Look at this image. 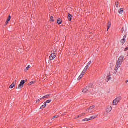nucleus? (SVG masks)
<instances>
[{
    "mask_svg": "<svg viewBox=\"0 0 128 128\" xmlns=\"http://www.w3.org/2000/svg\"><path fill=\"white\" fill-rule=\"evenodd\" d=\"M90 64H92V61H90L87 64L88 66H90Z\"/></svg>",
    "mask_w": 128,
    "mask_h": 128,
    "instance_id": "obj_26",
    "label": "nucleus"
},
{
    "mask_svg": "<svg viewBox=\"0 0 128 128\" xmlns=\"http://www.w3.org/2000/svg\"><path fill=\"white\" fill-rule=\"evenodd\" d=\"M88 90H90V87H86L82 90V92H84V94H86V92H88Z\"/></svg>",
    "mask_w": 128,
    "mask_h": 128,
    "instance_id": "obj_8",
    "label": "nucleus"
},
{
    "mask_svg": "<svg viewBox=\"0 0 128 128\" xmlns=\"http://www.w3.org/2000/svg\"><path fill=\"white\" fill-rule=\"evenodd\" d=\"M24 80H22L18 86L17 88H18V90H21V88H24Z\"/></svg>",
    "mask_w": 128,
    "mask_h": 128,
    "instance_id": "obj_5",
    "label": "nucleus"
},
{
    "mask_svg": "<svg viewBox=\"0 0 128 128\" xmlns=\"http://www.w3.org/2000/svg\"><path fill=\"white\" fill-rule=\"evenodd\" d=\"M54 54H52L50 56L49 58L50 60H54V58H56V54H58V52H56V50L54 52Z\"/></svg>",
    "mask_w": 128,
    "mask_h": 128,
    "instance_id": "obj_3",
    "label": "nucleus"
},
{
    "mask_svg": "<svg viewBox=\"0 0 128 128\" xmlns=\"http://www.w3.org/2000/svg\"><path fill=\"white\" fill-rule=\"evenodd\" d=\"M88 120H90V118H87L83 120V122H88Z\"/></svg>",
    "mask_w": 128,
    "mask_h": 128,
    "instance_id": "obj_20",
    "label": "nucleus"
},
{
    "mask_svg": "<svg viewBox=\"0 0 128 128\" xmlns=\"http://www.w3.org/2000/svg\"><path fill=\"white\" fill-rule=\"evenodd\" d=\"M88 66L86 65V66L85 68L84 69V70H83L84 72H86V70H88Z\"/></svg>",
    "mask_w": 128,
    "mask_h": 128,
    "instance_id": "obj_19",
    "label": "nucleus"
},
{
    "mask_svg": "<svg viewBox=\"0 0 128 128\" xmlns=\"http://www.w3.org/2000/svg\"><path fill=\"white\" fill-rule=\"evenodd\" d=\"M46 107V104L45 103H44V104L43 106H42L40 108V110H42V108H45Z\"/></svg>",
    "mask_w": 128,
    "mask_h": 128,
    "instance_id": "obj_17",
    "label": "nucleus"
},
{
    "mask_svg": "<svg viewBox=\"0 0 128 128\" xmlns=\"http://www.w3.org/2000/svg\"><path fill=\"white\" fill-rule=\"evenodd\" d=\"M110 80H112V78L110 77V76H107L106 78V82H110Z\"/></svg>",
    "mask_w": 128,
    "mask_h": 128,
    "instance_id": "obj_13",
    "label": "nucleus"
},
{
    "mask_svg": "<svg viewBox=\"0 0 128 128\" xmlns=\"http://www.w3.org/2000/svg\"><path fill=\"white\" fill-rule=\"evenodd\" d=\"M24 84H25V82H28V80H24Z\"/></svg>",
    "mask_w": 128,
    "mask_h": 128,
    "instance_id": "obj_32",
    "label": "nucleus"
},
{
    "mask_svg": "<svg viewBox=\"0 0 128 128\" xmlns=\"http://www.w3.org/2000/svg\"><path fill=\"white\" fill-rule=\"evenodd\" d=\"M50 21L52 22H54V17L51 16L50 18Z\"/></svg>",
    "mask_w": 128,
    "mask_h": 128,
    "instance_id": "obj_24",
    "label": "nucleus"
},
{
    "mask_svg": "<svg viewBox=\"0 0 128 128\" xmlns=\"http://www.w3.org/2000/svg\"><path fill=\"white\" fill-rule=\"evenodd\" d=\"M124 50V52L128 51V48H126Z\"/></svg>",
    "mask_w": 128,
    "mask_h": 128,
    "instance_id": "obj_30",
    "label": "nucleus"
},
{
    "mask_svg": "<svg viewBox=\"0 0 128 128\" xmlns=\"http://www.w3.org/2000/svg\"><path fill=\"white\" fill-rule=\"evenodd\" d=\"M98 115H95L94 116L90 117V120H94V119L96 118H98Z\"/></svg>",
    "mask_w": 128,
    "mask_h": 128,
    "instance_id": "obj_12",
    "label": "nucleus"
},
{
    "mask_svg": "<svg viewBox=\"0 0 128 128\" xmlns=\"http://www.w3.org/2000/svg\"><path fill=\"white\" fill-rule=\"evenodd\" d=\"M112 110V108L110 106H108L106 109V112H110Z\"/></svg>",
    "mask_w": 128,
    "mask_h": 128,
    "instance_id": "obj_6",
    "label": "nucleus"
},
{
    "mask_svg": "<svg viewBox=\"0 0 128 128\" xmlns=\"http://www.w3.org/2000/svg\"><path fill=\"white\" fill-rule=\"evenodd\" d=\"M8 24V21H6V25L7 26Z\"/></svg>",
    "mask_w": 128,
    "mask_h": 128,
    "instance_id": "obj_31",
    "label": "nucleus"
},
{
    "mask_svg": "<svg viewBox=\"0 0 128 128\" xmlns=\"http://www.w3.org/2000/svg\"><path fill=\"white\" fill-rule=\"evenodd\" d=\"M57 24H62V19L58 18L57 20Z\"/></svg>",
    "mask_w": 128,
    "mask_h": 128,
    "instance_id": "obj_11",
    "label": "nucleus"
},
{
    "mask_svg": "<svg viewBox=\"0 0 128 128\" xmlns=\"http://www.w3.org/2000/svg\"><path fill=\"white\" fill-rule=\"evenodd\" d=\"M96 108V106H91L90 108H88L86 112H88V114H92L94 112V111H92V110Z\"/></svg>",
    "mask_w": 128,
    "mask_h": 128,
    "instance_id": "obj_4",
    "label": "nucleus"
},
{
    "mask_svg": "<svg viewBox=\"0 0 128 128\" xmlns=\"http://www.w3.org/2000/svg\"><path fill=\"white\" fill-rule=\"evenodd\" d=\"M42 100V98L39 99L38 100L36 101V102H40Z\"/></svg>",
    "mask_w": 128,
    "mask_h": 128,
    "instance_id": "obj_29",
    "label": "nucleus"
},
{
    "mask_svg": "<svg viewBox=\"0 0 128 128\" xmlns=\"http://www.w3.org/2000/svg\"><path fill=\"white\" fill-rule=\"evenodd\" d=\"M110 26H112V24H110V22H109L108 23V28L107 32H108L110 28Z\"/></svg>",
    "mask_w": 128,
    "mask_h": 128,
    "instance_id": "obj_18",
    "label": "nucleus"
},
{
    "mask_svg": "<svg viewBox=\"0 0 128 128\" xmlns=\"http://www.w3.org/2000/svg\"><path fill=\"white\" fill-rule=\"evenodd\" d=\"M58 118V116H54L52 118V120H56V118Z\"/></svg>",
    "mask_w": 128,
    "mask_h": 128,
    "instance_id": "obj_23",
    "label": "nucleus"
},
{
    "mask_svg": "<svg viewBox=\"0 0 128 128\" xmlns=\"http://www.w3.org/2000/svg\"><path fill=\"white\" fill-rule=\"evenodd\" d=\"M30 65L26 67V69L27 70H30Z\"/></svg>",
    "mask_w": 128,
    "mask_h": 128,
    "instance_id": "obj_27",
    "label": "nucleus"
},
{
    "mask_svg": "<svg viewBox=\"0 0 128 128\" xmlns=\"http://www.w3.org/2000/svg\"><path fill=\"white\" fill-rule=\"evenodd\" d=\"M126 36H124L123 39L121 40L120 42L121 44H124V42H126Z\"/></svg>",
    "mask_w": 128,
    "mask_h": 128,
    "instance_id": "obj_10",
    "label": "nucleus"
},
{
    "mask_svg": "<svg viewBox=\"0 0 128 128\" xmlns=\"http://www.w3.org/2000/svg\"><path fill=\"white\" fill-rule=\"evenodd\" d=\"M16 80H15V82H14L12 85L10 86V88H13L16 86Z\"/></svg>",
    "mask_w": 128,
    "mask_h": 128,
    "instance_id": "obj_9",
    "label": "nucleus"
},
{
    "mask_svg": "<svg viewBox=\"0 0 128 128\" xmlns=\"http://www.w3.org/2000/svg\"><path fill=\"white\" fill-rule=\"evenodd\" d=\"M36 84V81H32L30 83V86L34 84Z\"/></svg>",
    "mask_w": 128,
    "mask_h": 128,
    "instance_id": "obj_22",
    "label": "nucleus"
},
{
    "mask_svg": "<svg viewBox=\"0 0 128 128\" xmlns=\"http://www.w3.org/2000/svg\"><path fill=\"white\" fill-rule=\"evenodd\" d=\"M124 56H121L117 60V63L115 68V70H118V68H120V66H122V62H124Z\"/></svg>",
    "mask_w": 128,
    "mask_h": 128,
    "instance_id": "obj_1",
    "label": "nucleus"
},
{
    "mask_svg": "<svg viewBox=\"0 0 128 128\" xmlns=\"http://www.w3.org/2000/svg\"><path fill=\"white\" fill-rule=\"evenodd\" d=\"M84 74H86L84 72H82L80 76L78 78V80H80L84 76Z\"/></svg>",
    "mask_w": 128,
    "mask_h": 128,
    "instance_id": "obj_7",
    "label": "nucleus"
},
{
    "mask_svg": "<svg viewBox=\"0 0 128 128\" xmlns=\"http://www.w3.org/2000/svg\"><path fill=\"white\" fill-rule=\"evenodd\" d=\"M80 116H79V118H80Z\"/></svg>",
    "mask_w": 128,
    "mask_h": 128,
    "instance_id": "obj_35",
    "label": "nucleus"
},
{
    "mask_svg": "<svg viewBox=\"0 0 128 128\" xmlns=\"http://www.w3.org/2000/svg\"><path fill=\"white\" fill-rule=\"evenodd\" d=\"M126 82V84H128V80H127Z\"/></svg>",
    "mask_w": 128,
    "mask_h": 128,
    "instance_id": "obj_34",
    "label": "nucleus"
},
{
    "mask_svg": "<svg viewBox=\"0 0 128 128\" xmlns=\"http://www.w3.org/2000/svg\"><path fill=\"white\" fill-rule=\"evenodd\" d=\"M116 8H118V2H116Z\"/></svg>",
    "mask_w": 128,
    "mask_h": 128,
    "instance_id": "obj_28",
    "label": "nucleus"
},
{
    "mask_svg": "<svg viewBox=\"0 0 128 128\" xmlns=\"http://www.w3.org/2000/svg\"><path fill=\"white\" fill-rule=\"evenodd\" d=\"M50 96V94H48L46 96H44L42 98V100H44V98H48V97Z\"/></svg>",
    "mask_w": 128,
    "mask_h": 128,
    "instance_id": "obj_16",
    "label": "nucleus"
},
{
    "mask_svg": "<svg viewBox=\"0 0 128 128\" xmlns=\"http://www.w3.org/2000/svg\"><path fill=\"white\" fill-rule=\"evenodd\" d=\"M72 16L70 14H68V20H69V22H71L72 21Z\"/></svg>",
    "mask_w": 128,
    "mask_h": 128,
    "instance_id": "obj_14",
    "label": "nucleus"
},
{
    "mask_svg": "<svg viewBox=\"0 0 128 128\" xmlns=\"http://www.w3.org/2000/svg\"><path fill=\"white\" fill-rule=\"evenodd\" d=\"M82 116H86V114H82Z\"/></svg>",
    "mask_w": 128,
    "mask_h": 128,
    "instance_id": "obj_33",
    "label": "nucleus"
},
{
    "mask_svg": "<svg viewBox=\"0 0 128 128\" xmlns=\"http://www.w3.org/2000/svg\"><path fill=\"white\" fill-rule=\"evenodd\" d=\"M118 12L120 14H124V9L120 8V10H119Z\"/></svg>",
    "mask_w": 128,
    "mask_h": 128,
    "instance_id": "obj_15",
    "label": "nucleus"
},
{
    "mask_svg": "<svg viewBox=\"0 0 128 128\" xmlns=\"http://www.w3.org/2000/svg\"><path fill=\"white\" fill-rule=\"evenodd\" d=\"M11 18H12V17H10V16H8V20H7V22H10V20H11Z\"/></svg>",
    "mask_w": 128,
    "mask_h": 128,
    "instance_id": "obj_25",
    "label": "nucleus"
},
{
    "mask_svg": "<svg viewBox=\"0 0 128 128\" xmlns=\"http://www.w3.org/2000/svg\"><path fill=\"white\" fill-rule=\"evenodd\" d=\"M50 102H52V100H48L44 104H50Z\"/></svg>",
    "mask_w": 128,
    "mask_h": 128,
    "instance_id": "obj_21",
    "label": "nucleus"
},
{
    "mask_svg": "<svg viewBox=\"0 0 128 128\" xmlns=\"http://www.w3.org/2000/svg\"><path fill=\"white\" fill-rule=\"evenodd\" d=\"M120 100H122V98L118 97L116 98L113 101V105L117 106Z\"/></svg>",
    "mask_w": 128,
    "mask_h": 128,
    "instance_id": "obj_2",
    "label": "nucleus"
}]
</instances>
